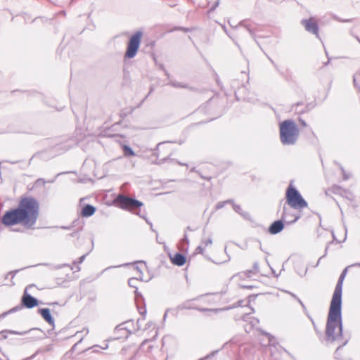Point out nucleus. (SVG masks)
I'll list each match as a JSON object with an SVG mask.
<instances>
[{"label": "nucleus", "instance_id": "f257e3e1", "mask_svg": "<svg viewBox=\"0 0 360 360\" xmlns=\"http://www.w3.org/2000/svg\"><path fill=\"white\" fill-rule=\"evenodd\" d=\"M347 272V268H345L339 278L333 292L327 321L326 341L330 343L337 342L340 344V346H338L335 352V357L336 359H339L341 346L345 344L342 335L341 302L342 285Z\"/></svg>", "mask_w": 360, "mask_h": 360}, {"label": "nucleus", "instance_id": "f03ea898", "mask_svg": "<svg viewBox=\"0 0 360 360\" xmlns=\"http://www.w3.org/2000/svg\"><path fill=\"white\" fill-rule=\"evenodd\" d=\"M39 212V205L37 200L32 197H24L20 200L18 207L5 212L1 223L7 227L21 225L30 229L36 224Z\"/></svg>", "mask_w": 360, "mask_h": 360}, {"label": "nucleus", "instance_id": "7ed1b4c3", "mask_svg": "<svg viewBox=\"0 0 360 360\" xmlns=\"http://www.w3.org/2000/svg\"><path fill=\"white\" fill-rule=\"evenodd\" d=\"M280 139L284 145H293L299 136V129L290 120H286L279 124Z\"/></svg>", "mask_w": 360, "mask_h": 360}, {"label": "nucleus", "instance_id": "20e7f679", "mask_svg": "<svg viewBox=\"0 0 360 360\" xmlns=\"http://www.w3.org/2000/svg\"><path fill=\"white\" fill-rule=\"evenodd\" d=\"M259 274L255 269L252 270L243 271L232 276V280L241 288L251 290L257 288L259 282Z\"/></svg>", "mask_w": 360, "mask_h": 360}, {"label": "nucleus", "instance_id": "39448f33", "mask_svg": "<svg viewBox=\"0 0 360 360\" xmlns=\"http://www.w3.org/2000/svg\"><path fill=\"white\" fill-rule=\"evenodd\" d=\"M216 295L214 294H206L196 298L188 300L185 303V308L194 309L201 311H212L216 306Z\"/></svg>", "mask_w": 360, "mask_h": 360}, {"label": "nucleus", "instance_id": "423d86ee", "mask_svg": "<svg viewBox=\"0 0 360 360\" xmlns=\"http://www.w3.org/2000/svg\"><path fill=\"white\" fill-rule=\"evenodd\" d=\"M286 203L292 209L299 211L307 207L308 203L303 198L299 191L292 185H290L285 192Z\"/></svg>", "mask_w": 360, "mask_h": 360}, {"label": "nucleus", "instance_id": "0eeeda50", "mask_svg": "<svg viewBox=\"0 0 360 360\" xmlns=\"http://www.w3.org/2000/svg\"><path fill=\"white\" fill-rule=\"evenodd\" d=\"M113 205L120 209L132 212L140 208L143 203L127 195H118L112 201Z\"/></svg>", "mask_w": 360, "mask_h": 360}, {"label": "nucleus", "instance_id": "6e6552de", "mask_svg": "<svg viewBox=\"0 0 360 360\" xmlns=\"http://www.w3.org/2000/svg\"><path fill=\"white\" fill-rule=\"evenodd\" d=\"M142 37V32L137 31L129 37L124 53L125 58H133L136 55L140 47Z\"/></svg>", "mask_w": 360, "mask_h": 360}, {"label": "nucleus", "instance_id": "1a4fd4ad", "mask_svg": "<svg viewBox=\"0 0 360 360\" xmlns=\"http://www.w3.org/2000/svg\"><path fill=\"white\" fill-rule=\"evenodd\" d=\"M27 288L28 287H27L24 290L23 295L21 299V304L25 307L31 309L38 306L39 302L36 298L33 297L27 292Z\"/></svg>", "mask_w": 360, "mask_h": 360}, {"label": "nucleus", "instance_id": "9d476101", "mask_svg": "<svg viewBox=\"0 0 360 360\" xmlns=\"http://www.w3.org/2000/svg\"><path fill=\"white\" fill-rule=\"evenodd\" d=\"M302 25L308 32L318 35V23L315 19L311 18L309 19L304 20L302 21Z\"/></svg>", "mask_w": 360, "mask_h": 360}, {"label": "nucleus", "instance_id": "9b49d317", "mask_svg": "<svg viewBox=\"0 0 360 360\" xmlns=\"http://www.w3.org/2000/svg\"><path fill=\"white\" fill-rule=\"evenodd\" d=\"M299 216L295 213H290V211L288 208L284 207L283 212L282 214V219L288 223H292L297 220Z\"/></svg>", "mask_w": 360, "mask_h": 360}, {"label": "nucleus", "instance_id": "f8f14e48", "mask_svg": "<svg viewBox=\"0 0 360 360\" xmlns=\"http://www.w3.org/2000/svg\"><path fill=\"white\" fill-rule=\"evenodd\" d=\"M38 313L40 314L41 317L50 325L54 326V319H53L49 309L44 308L39 309L38 310Z\"/></svg>", "mask_w": 360, "mask_h": 360}, {"label": "nucleus", "instance_id": "ddd939ff", "mask_svg": "<svg viewBox=\"0 0 360 360\" xmlns=\"http://www.w3.org/2000/svg\"><path fill=\"white\" fill-rule=\"evenodd\" d=\"M284 228V224L281 220L275 221L269 227V232L271 234H277Z\"/></svg>", "mask_w": 360, "mask_h": 360}, {"label": "nucleus", "instance_id": "4468645a", "mask_svg": "<svg viewBox=\"0 0 360 360\" xmlns=\"http://www.w3.org/2000/svg\"><path fill=\"white\" fill-rule=\"evenodd\" d=\"M171 262L173 264L181 266L186 264V257L181 254L176 253L172 257H170Z\"/></svg>", "mask_w": 360, "mask_h": 360}, {"label": "nucleus", "instance_id": "2eb2a0df", "mask_svg": "<svg viewBox=\"0 0 360 360\" xmlns=\"http://www.w3.org/2000/svg\"><path fill=\"white\" fill-rule=\"evenodd\" d=\"M96 212V208L91 205H85L81 212V216L83 217H88L90 216H92Z\"/></svg>", "mask_w": 360, "mask_h": 360}, {"label": "nucleus", "instance_id": "dca6fc26", "mask_svg": "<svg viewBox=\"0 0 360 360\" xmlns=\"http://www.w3.org/2000/svg\"><path fill=\"white\" fill-rule=\"evenodd\" d=\"M135 269H136L137 271H140V275H139V277L141 279H143V271L144 270H146V264L143 263V262H139L136 264V267H135Z\"/></svg>", "mask_w": 360, "mask_h": 360}, {"label": "nucleus", "instance_id": "f3484780", "mask_svg": "<svg viewBox=\"0 0 360 360\" xmlns=\"http://www.w3.org/2000/svg\"><path fill=\"white\" fill-rule=\"evenodd\" d=\"M122 149L124 151V155L125 156H134L135 155V153H134V151L129 146L124 145L122 146Z\"/></svg>", "mask_w": 360, "mask_h": 360}, {"label": "nucleus", "instance_id": "a211bd4d", "mask_svg": "<svg viewBox=\"0 0 360 360\" xmlns=\"http://www.w3.org/2000/svg\"><path fill=\"white\" fill-rule=\"evenodd\" d=\"M212 244V241L211 240H205L202 242V245L203 247H201V246H199L198 248H197V250H198V253H201V254H203V248H206L207 247L208 245H210Z\"/></svg>", "mask_w": 360, "mask_h": 360}, {"label": "nucleus", "instance_id": "6ab92c4d", "mask_svg": "<svg viewBox=\"0 0 360 360\" xmlns=\"http://www.w3.org/2000/svg\"><path fill=\"white\" fill-rule=\"evenodd\" d=\"M299 122H300V124L303 126V127H306L307 126V124L306 122L302 120V119H299Z\"/></svg>", "mask_w": 360, "mask_h": 360}, {"label": "nucleus", "instance_id": "aec40b11", "mask_svg": "<svg viewBox=\"0 0 360 360\" xmlns=\"http://www.w3.org/2000/svg\"><path fill=\"white\" fill-rule=\"evenodd\" d=\"M11 311H12V310H11V311H7V312H4V313L1 314L0 315V317H1V318H4V317H5V316H6L9 313V312H11Z\"/></svg>", "mask_w": 360, "mask_h": 360}, {"label": "nucleus", "instance_id": "412c9836", "mask_svg": "<svg viewBox=\"0 0 360 360\" xmlns=\"http://www.w3.org/2000/svg\"><path fill=\"white\" fill-rule=\"evenodd\" d=\"M84 257V256H82L80 257V261H79L80 263L82 262Z\"/></svg>", "mask_w": 360, "mask_h": 360}]
</instances>
